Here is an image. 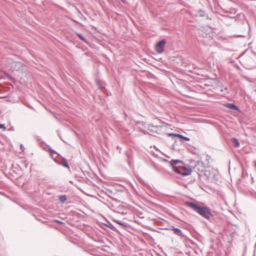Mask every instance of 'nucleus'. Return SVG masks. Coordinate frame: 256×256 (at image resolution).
I'll return each instance as SVG.
<instances>
[{
    "label": "nucleus",
    "instance_id": "obj_1",
    "mask_svg": "<svg viewBox=\"0 0 256 256\" xmlns=\"http://www.w3.org/2000/svg\"><path fill=\"white\" fill-rule=\"evenodd\" d=\"M185 204L209 221L214 219V214L208 207L201 206L196 203L190 202H187Z\"/></svg>",
    "mask_w": 256,
    "mask_h": 256
},
{
    "label": "nucleus",
    "instance_id": "obj_2",
    "mask_svg": "<svg viewBox=\"0 0 256 256\" xmlns=\"http://www.w3.org/2000/svg\"><path fill=\"white\" fill-rule=\"evenodd\" d=\"M217 176L215 170L210 167H206L202 174V176L205 177V178L210 182L215 180Z\"/></svg>",
    "mask_w": 256,
    "mask_h": 256
},
{
    "label": "nucleus",
    "instance_id": "obj_3",
    "mask_svg": "<svg viewBox=\"0 0 256 256\" xmlns=\"http://www.w3.org/2000/svg\"><path fill=\"white\" fill-rule=\"evenodd\" d=\"M206 168L204 166L202 162H198L197 164L194 166V168L195 171L198 172L200 176H202V174Z\"/></svg>",
    "mask_w": 256,
    "mask_h": 256
},
{
    "label": "nucleus",
    "instance_id": "obj_4",
    "mask_svg": "<svg viewBox=\"0 0 256 256\" xmlns=\"http://www.w3.org/2000/svg\"><path fill=\"white\" fill-rule=\"evenodd\" d=\"M166 41L164 39L160 40L156 46V50L158 54H162L164 52Z\"/></svg>",
    "mask_w": 256,
    "mask_h": 256
},
{
    "label": "nucleus",
    "instance_id": "obj_5",
    "mask_svg": "<svg viewBox=\"0 0 256 256\" xmlns=\"http://www.w3.org/2000/svg\"><path fill=\"white\" fill-rule=\"evenodd\" d=\"M24 65L21 62H14L12 64L11 68L14 70H23Z\"/></svg>",
    "mask_w": 256,
    "mask_h": 256
},
{
    "label": "nucleus",
    "instance_id": "obj_6",
    "mask_svg": "<svg viewBox=\"0 0 256 256\" xmlns=\"http://www.w3.org/2000/svg\"><path fill=\"white\" fill-rule=\"evenodd\" d=\"M162 128V126H154L152 124H150L148 126V129L150 132L153 133H158V131L160 130Z\"/></svg>",
    "mask_w": 256,
    "mask_h": 256
},
{
    "label": "nucleus",
    "instance_id": "obj_7",
    "mask_svg": "<svg viewBox=\"0 0 256 256\" xmlns=\"http://www.w3.org/2000/svg\"><path fill=\"white\" fill-rule=\"evenodd\" d=\"M192 172V168H186V166L182 165V176H184L190 175Z\"/></svg>",
    "mask_w": 256,
    "mask_h": 256
},
{
    "label": "nucleus",
    "instance_id": "obj_8",
    "mask_svg": "<svg viewBox=\"0 0 256 256\" xmlns=\"http://www.w3.org/2000/svg\"><path fill=\"white\" fill-rule=\"evenodd\" d=\"M169 136L172 137H177L180 140L181 142H184V140L189 141L190 140V138L179 134H170Z\"/></svg>",
    "mask_w": 256,
    "mask_h": 256
},
{
    "label": "nucleus",
    "instance_id": "obj_9",
    "mask_svg": "<svg viewBox=\"0 0 256 256\" xmlns=\"http://www.w3.org/2000/svg\"><path fill=\"white\" fill-rule=\"evenodd\" d=\"M174 171L182 176V165H178L172 168Z\"/></svg>",
    "mask_w": 256,
    "mask_h": 256
},
{
    "label": "nucleus",
    "instance_id": "obj_10",
    "mask_svg": "<svg viewBox=\"0 0 256 256\" xmlns=\"http://www.w3.org/2000/svg\"><path fill=\"white\" fill-rule=\"evenodd\" d=\"M170 164L172 168L176 166V165H184V163L179 160H172L170 162Z\"/></svg>",
    "mask_w": 256,
    "mask_h": 256
},
{
    "label": "nucleus",
    "instance_id": "obj_11",
    "mask_svg": "<svg viewBox=\"0 0 256 256\" xmlns=\"http://www.w3.org/2000/svg\"><path fill=\"white\" fill-rule=\"evenodd\" d=\"M231 142L235 148H238L240 146V142L236 138H232L231 139Z\"/></svg>",
    "mask_w": 256,
    "mask_h": 256
},
{
    "label": "nucleus",
    "instance_id": "obj_12",
    "mask_svg": "<svg viewBox=\"0 0 256 256\" xmlns=\"http://www.w3.org/2000/svg\"><path fill=\"white\" fill-rule=\"evenodd\" d=\"M58 200L61 203L64 204L66 201L67 196L66 194L60 195L58 196Z\"/></svg>",
    "mask_w": 256,
    "mask_h": 256
},
{
    "label": "nucleus",
    "instance_id": "obj_13",
    "mask_svg": "<svg viewBox=\"0 0 256 256\" xmlns=\"http://www.w3.org/2000/svg\"><path fill=\"white\" fill-rule=\"evenodd\" d=\"M172 230L174 234H176L180 236H182V230L178 228H174L172 229Z\"/></svg>",
    "mask_w": 256,
    "mask_h": 256
},
{
    "label": "nucleus",
    "instance_id": "obj_14",
    "mask_svg": "<svg viewBox=\"0 0 256 256\" xmlns=\"http://www.w3.org/2000/svg\"><path fill=\"white\" fill-rule=\"evenodd\" d=\"M226 106L232 110H238V108L234 104L228 103L226 104Z\"/></svg>",
    "mask_w": 256,
    "mask_h": 256
},
{
    "label": "nucleus",
    "instance_id": "obj_15",
    "mask_svg": "<svg viewBox=\"0 0 256 256\" xmlns=\"http://www.w3.org/2000/svg\"><path fill=\"white\" fill-rule=\"evenodd\" d=\"M116 223L122 226L124 228H126L128 224L126 222H122L120 220H114Z\"/></svg>",
    "mask_w": 256,
    "mask_h": 256
},
{
    "label": "nucleus",
    "instance_id": "obj_16",
    "mask_svg": "<svg viewBox=\"0 0 256 256\" xmlns=\"http://www.w3.org/2000/svg\"><path fill=\"white\" fill-rule=\"evenodd\" d=\"M196 15V16H199L200 17H204L206 16V14L204 11L200 10L198 12V13Z\"/></svg>",
    "mask_w": 256,
    "mask_h": 256
},
{
    "label": "nucleus",
    "instance_id": "obj_17",
    "mask_svg": "<svg viewBox=\"0 0 256 256\" xmlns=\"http://www.w3.org/2000/svg\"><path fill=\"white\" fill-rule=\"evenodd\" d=\"M60 164L63 166H64L68 168V170L70 169L68 164V162L66 159L64 158L62 162L60 163Z\"/></svg>",
    "mask_w": 256,
    "mask_h": 256
},
{
    "label": "nucleus",
    "instance_id": "obj_18",
    "mask_svg": "<svg viewBox=\"0 0 256 256\" xmlns=\"http://www.w3.org/2000/svg\"><path fill=\"white\" fill-rule=\"evenodd\" d=\"M244 16L243 14H242V13H240V14H238L236 17H234V18H236V20L237 19H238V18H240L241 17H242V18H244ZM228 18H232V17H230V16H229V17H227Z\"/></svg>",
    "mask_w": 256,
    "mask_h": 256
},
{
    "label": "nucleus",
    "instance_id": "obj_19",
    "mask_svg": "<svg viewBox=\"0 0 256 256\" xmlns=\"http://www.w3.org/2000/svg\"><path fill=\"white\" fill-rule=\"evenodd\" d=\"M242 25H244L243 27L245 29V30L244 31V34H245L246 31L249 30L250 27L248 24H242Z\"/></svg>",
    "mask_w": 256,
    "mask_h": 256
},
{
    "label": "nucleus",
    "instance_id": "obj_20",
    "mask_svg": "<svg viewBox=\"0 0 256 256\" xmlns=\"http://www.w3.org/2000/svg\"><path fill=\"white\" fill-rule=\"evenodd\" d=\"M77 36H78V37L82 40L83 41H86V38H85L80 34H77Z\"/></svg>",
    "mask_w": 256,
    "mask_h": 256
},
{
    "label": "nucleus",
    "instance_id": "obj_21",
    "mask_svg": "<svg viewBox=\"0 0 256 256\" xmlns=\"http://www.w3.org/2000/svg\"><path fill=\"white\" fill-rule=\"evenodd\" d=\"M56 222L60 224H64V223L63 222L60 221L59 220H54Z\"/></svg>",
    "mask_w": 256,
    "mask_h": 256
},
{
    "label": "nucleus",
    "instance_id": "obj_22",
    "mask_svg": "<svg viewBox=\"0 0 256 256\" xmlns=\"http://www.w3.org/2000/svg\"><path fill=\"white\" fill-rule=\"evenodd\" d=\"M0 128H4L5 129L6 128L4 126V124H0Z\"/></svg>",
    "mask_w": 256,
    "mask_h": 256
},
{
    "label": "nucleus",
    "instance_id": "obj_23",
    "mask_svg": "<svg viewBox=\"0 0 256 256\" xmlns=\"http://www.w3.org/2000/svg\"><path fill=\"white\" fill-rule=\"evenodd\" d=\"M20 149L24 151V146L21 144H20Z\"/></svg>",
    "mask_w": 256,
    "mask_h": 256
},
{
    "label": "nucleus",
    "instance_id": "obj_24",
    "mask_svg": "<svg viewBox=\"0 0 256 256\" xmlns=\"http://www.w3.org/2000/svg\"><path fill=\"white\" fill-rule=\"evenodd\" d=\"M50 153L51 154H56V152L53 150H50Z\"/></svg>",
    "mask_w": 256,
    "mask_h": 256
},
{
    "label": "nucleus",
    "instance_id": "obj_25",
    "mask_svg": "<svg viewBox=\"0 0 256 256\" xmlns=\"http://www.w3.org/2000/svg\"><path fill=\"white\" fill-rule=\"evenodd\" d=\"M137 123L140 124H142V125L145 124V122H138Z\"/></svg>",
    "mask_w": 256,
    "mask_h": 256
},
{
    "label": "nucleus",
    "instance_id": "obj_26",
    "mask_svg": "<svg viewBox=\"0 0 256 256\" xmlns=\"http://www.w3.org/2000/svg\"><path fill=\"white\" fill-rule=\"evenodd\" d=\"M239 37H244L245 36L244 34H239L238 36Z\"/></svg>",
    "mask_w": 256,
    "mask_h": 256
},
{
    "label": "nucleus",
    "instance_id": "obj_27",
    "mask_svg": "<svg viewBox=\"0 0 256 256\" xmlns=\"http://www.w3.org/2000/svg\"><path fill=\"white\" fill-rule=\"evenodd\" d=\"M122 2H123L124 3H126V0H120Z\"/></svg>",
    "mask_w": 256,
    "mask_h": 256
}]
</instances>
